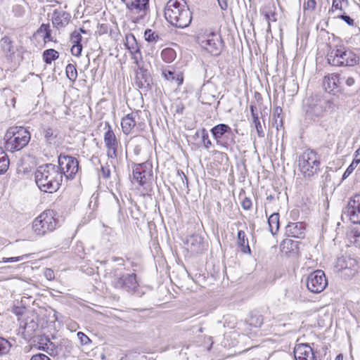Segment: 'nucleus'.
<instances>
[{"label":"nucleus","instance_id":"obj_46","mask_svg":"<svg viewBox=\"0 0 360 360\" xmlns=\"http://www.w3.org/2000/svg\"><path fill=\"white\" fill-rule=\"evenodd\" d=\"M316 6V1L315 0H307L303 6L304 10L314 11Z\"/></svg>","mask_w":360,"mask_h":360},{"label":"nucleus","instance_id":"obj_17","mask_svg":"<svg viewBox=\"0 0 360 360\" xmlns=\"http://www.w3.org/2000/svg\"><path fill=\"white\" fill-rule=\"evenodd\" d=\"M151 171L147 169V165L139 164L133 167V179L139 185H145L151 176Z\"/></svg>","mask_w":360,"mask_h":360},{"label":"nucleus","instance_id":"obj_54","mask_svg":"<svg viewBox=\"0 0 360 360\" xmlns=\"http://www.w3.org/2000/svg\"><path fill=\"white\" fill-rule=\"evenodd\" d=\"M241 206L244 210H248L252 207V201L250 198H245L241 202Z\"/></svg>","mask_w":360,"mask_h":360},{"label":"nucleus","instance_id":"obj_64","mask_svg":"<svg viewBox=\"0 0 360 360\" xmlns=\"http://www.w3.org/2000/svg\"><path fill=\"white\" fill-rule=\"evenodd\" d=\"M252 120H253V123L256 122H259L257 114H256V113L253 114V115H252Z\"/></svg>","mask_w":360,"mask_h":360},{"label":"nucleus","instance_id":"obj_19","mask_svg":"<svg viewBox=\"0 0 360 360\" xmlns=\"http://www.w3.org/2000/svg\"><path fill=\"white\" fill-rule=\"evenodd\" d=\"M187 249L194 254L202 252L206 248L203 238L200 235H192L186 240Z\"/></svg>","mask_w":360,"mask_h":360},{"label":"nucleus","instance_id":"obj_13","mask_svg":"<svg viewBox=\"0 0 360 360\" xmlns=\"http://www.w3.org/2000/svg\"><path fill=\"white\" fill-rule=\"evenodd\" d=\"M105 128H107V131L105 132L103 139L105 146L107 148V155L108 158L113 159L117 157L118 141L110 124L108 122H105Z\"/></svg>","mask_w":360,"mask_h":360},{"label":"nucleus","instance_id":"obj_21","mask_svg":"<svg viewBox=\"0 0 360 360\" xmlns=\"http://www.w3.org/2000/svg\"><path fill=\"white\" fill-rule=\"evenodd\" d=\"M139 119V115L138 112H132L124 117L121 122L123 133L127 135L132 133Z\"/></svg>","mask_w":360,"mask_h":360},{"label":"nucleus","instance_id":"obj_60","mask_svg":"<svg viewBox=\"0 0 360 360\" xmlns=\"http://www.w3.org/2000/svg\"><path fill=\"white\" fill-rule=\"evenodd\" d=\"M217 1H218V4H219L220 8L222 10H226L227 8L228 4H227L226 0H217Z\"/></svg>","mask_w":360,"mask_h":360},{"label":"nucleus","instance_id":"obj_7","mask_svg":"<svg viewBox=\"0 0 360 360\" xmlns=\"http://www.w3.org/2000/svg\"><path fill=\"white\" fill-rule=\"evenodd\" d=\"M211 133L217 145L227 149L235 143V136L231 128L225 124H219L211 129Z\"/></svg>","mask_w":360,"mask_h":360},{"label":"nucleus","instance_id":"obj_44","mask_svg":"<svg viewBox=\"0 0 360 360\" xmlns=\"http://www.w3.org/2000/svg\"><path fill=\"white\" fill-rule=\"evenodd\" d=\"M29 257L28 255H23L22 256L19 257H4L2 259L3 262H20L23 260L24 259H26Z\"/></svg>","mask_w":360,"mask_h":360},{"label":"nucleus","instance_id":"obj_31","mask_svg":"<svg viewBox=\"0 0 360 360\" xmlns=\"http://www.w3.org/2000/svg\"><path fill=\"white\" fill-rule=\"evenodd\" d=\"M268 224L271 233L274 235L279 228V214L278 213L271 214L268 219Z\"/></svg>","mask_w":360,"mask_h":360},{"label":"nucleus","instance_id":"obj_5","mask_svg":"<svg viewBox=\"0 0 360 360\" xmlns=\"http://www.w3.org/2000/svg\"><path fill=\"white\" fill-rule=\"evenodd\" d=\"M298 167L305 178H311L319 170L320 160L318 154L310 149L304 150L298 158Z\"/></svg>","mask_w":360,"mask_h":360},{"label":"nucleus","instance_id":"obj_15","mask_svg":"<svg viewBox=\"0 0 360 360\" xmlns=\"http://www.w3.org/2000/svg\"><path fill=\"white\" fill-rule=\"evenodd\" d=\"M38 327L37 316L34 314L25 317L20 324V328L22 329V333L25 338H27L32 337Z\"/></svg>","mask_w":360,"mask_h":360},{"label":"nucleus","instance_id":"obj_11","mask_svg":"<svg viewBox=\"0 0 360 360\" xmlns=\"http://www.w3.org/2000/svg\"><path fill=\"white\" fill-rule=\"evenodd\" d=\"M112 285L117 289L125 290L128 292L135 291L138 287L135 274L115 276Z\"/></svg>","mask_w":360,"mask_h":360},{"label":"nucleus","instance_id":"obj_35","mask_svg":"<svg viewBox=\"0 0 360 360\" xmlns=\"http://www.w3.org/2000/svg\"><path fill=\"white\" fill-rule=\"evenodd\" d=\"M58 57V52L53 49H47L43 53V59L46 64H51L52 61L56 60Z\"/></svg>","mask_w":360,"mask_h":360},{"label":"nucleus","instance_id":"obj_59","mask_svg":"<svg viewBox=\"0 0 360 360\" xmlns=\"http://www.w3.org/2000/svg\"><path fill=\"white\" fill-rule=\"evenodd\" d=\"M294 245V242L290 240V239H285L283 240L282 245H281V247H282V249L283 250H284V249L285 248H287V249L288 250V245H290L291 246V248H292V245Z\"/></svg>","mask_w":360,"mask_h":360},{"label":"nucleus","instance_id":"obj_57","mask_svg":"<svg viewBox=\"0 0 360 360\" xmlns=\"http://www.w3.org/2000/svg\"><path fill=\"white\" fill-rule=\"evenodd\" d=\"M101 173L104 178H109L110 176V169L109 166H102L101 167Z\"/></svg>","mask_w":360,"mask_h":360},{"label":"nucleus","instance_id":"obj_16","mask_svg":"<svg viewBox=\"0 0 360 360\" xmlns=\"http://www.w3.org/2000/svg\"><path fill=\"white\" fill-rule=\"evenodd\" d=\"M70 14L63 10H55L51 16L53 26L60 30L66 27L70 21Z\"/></svg>","mask_w":360,"mask_h":360},{"label":"nucleus","instance_id":"obj_48","mask_svg":"<svg viewBox=\"0 0 360 360\" xmlns=\"http://www.w3.org/2000/svg\"><path fill=\"white\" fill-rule=\"evenodd\" d=\"M340 82H342L343 84H345L347 86H352L354 84L355 80L352 77L340 75Z\"/></svg>","mask_w":360,"mask_h":360},{"label":"nucleus","instance_id":"obj_56","mask_svg":"<svg viewBox=\"0 0 360 360\" xmlns=\"http://www.w3.org/2000/svg\"><path fill=\"white\" fill-rule=\"evenodd\" d=\"M254 319H255V317H253V316L251 317V319H250L251 325H254L255 326H260L262 324L263 319L261 316H258L257 317H256L255 322L254 321Z\"/></svg>","mask_w":360,"mask_h":360},{"label":"nucleus","instance_id":"obj_9","mask_svg":"<svg viewBox=\"0 0 360 360\" xmlns=\"http://www.w3.org/2000/svg\"><path fill=\"white\" fill-rule=\"evenodd\" d=\"M306 284L310 292L319 293L326 288L328 281L324 272L321 270H316L307 276Z\"/></svg>","mask_w":360,"mask_h":360},{"label":"nucleus","instance_id":"obj_12","mask_svg":"<svg viewBox=\"0 0 360 360\" xmlns=\"http://www.w3.org/2000/svg\"><path fill=\"white\" fill-rule=\"evenodd\" d=\"M201 46L213 56L220 54L222 49V41L220 36L213 32L207 35L205 39H200Z\"/></svg>","mask_w":360,"mask_h":360},{"label":"nucleus","instance_id":"obj_50","mask_svg":"<svg viewBox=\"0 0 360 360\" xmlns=\"http://www.w3.org/2000/svg\"><path fill=\"white\" fill-rule=\"evenodd\" d=\"M338 18L344 20L348 25L354 26V21L352 18H351L349 15H345V13H342L341 15H338Z\"/></svg>","mask_w":360,"mask_h":360},{"label":"nucleus","instance_id":"obj_52","mask_svg":"<svg viewBox=\"0 0 360 360\" xmlns=\"http://www.w3.org/2000/svg\"><path fill=\"white\" fill-rule=\"evenodd\" d=\"M255 124V127L256 128L257 134L259 137H264V131L263 130V127L262 126V124L259 122H256L253 123Z\"/></svg>","mask_w":360,"mask_h":360},{"label":"nucleus","instance_id":"obj_26","mask_svg":"<svg viewBox=\"0 0 360 360\" xmlns=\"http://www.w3.org/2000/svg\"><path fill=\"white\" fill-rule=\"evenodd\" d=\"M162 75L166 79L175 82L177 85H180L183 82L182 75L176 72L172 68L163 70Z\"/></svg>","mask_w":360,"mask_h":360},{"label":"nucleus","instance_id":"obj_23","mask_svg":"<svg viewBox=\"0 0 360 360\" xmlns=\"http://www.w3.org/2000/svg\"><path fill=\"white\" fill-rule=\"evenodd\" d=\"M304 231L305 225L302 222L289 223L285 227V234L289 237L302 238Z\"/></svg>","mask_w":360,"mask_h":360},{"label":"nucleus","instance_id":"obj_3","mask_svg":"<svg viewBox=\"0 0 360 360\" xmlns=\"http://www.w3.org/2000/svg\"><path fill=\"white\" fill-rule=\"evenodd\" d=\"M5 148L11 152L18 151L25 147L30 141V134L23 127H13L7 131Z\"/></svg>","mask_w":360,"mask_h":360},{"label":"nucleus","instance_id":"obj_24","mask_svg":"<svg viewBox=\"0 0 360 360\" xmlns=\"http://www.w3.org/2000/svg\"><path fill=\"white\" fill-rule=\"evenodd\" d=\"M43 134L48 145L56 146L60 143V137L57 129L51 127L44 128Z\"/></svg>","mask_w":360,"mask_h":360},{"label":"nucleus","instance_id":"obj_53","mask_svg":"<svg viewBox=\"0 0 360 360\" xmlns=\"http://www.w3.org/2000/svg\"><path fill=\"white\" fill-rule=\"evenodd\" d=\"M30 360H51L47 355L41 353L33 355Z\"/></svg>","mask_w":360,"mask_h":360},{"label":"nucleus","instance_id":"obj_18","mask_svg":"<svg viewBox=\"0 0 360 360\" xmlns=\"http://www.w3.org/2000/svg\"><path fill=\"white\" fill-rule=\"evenodd\" d=\"M295 360H314L313 349L308 344H297L294 348Z\"/></svg>","mask_w":360,"mask_h":360},{"label":"nucleus","instance_id":"obj_34","mask_svg":"<svg viewBox=\"0 0 360 360\" xmlns=\"http://www.w3.org/2000/svg\"><path fill=\"white\" fill-rule=\"evenodd\" d=\"M9 167V159L1 147H0V174L5 173Z\"/></svg>","mask_w":360,"mask_h":360},{"label":"nucleus","instance_id":"obj_30","mask_svg":"<svg viewBox=\"0 0 360 360\" xmlns=\"http://www.w3.org/2000/svg\"><path fill=\"white\" fill-rule=\"evenodd\" d=\"M338 266L340 267L341 269H354V271H356L355 267L356 266V260L352 258H339L338 260Z\"/></svg>","mask_w":360,"mask_h":360},{"label":"nucleus","instance_id":"obj_20","mask_svg":"<svg viewBox=\"0 0 360 360\" xmlns=\"http://www.w3.org/2000/svg\"><path fill=\"white\" fill-rule=\"evenodd\" d=\"M125 45L131 54V58L134 60V63L138 65L139 61L142 59V56L138 43L133 34L126 36Z\"/></svg>","mask_w":360,"mask_h":360},{"label":"nucleus","instance_id":"obj_14","mask_svg":"<svg viewBox=\"0 0 360 360\" xmlns=\"http://www.w3.org/2000/svg\"><path fill=\"white\" fill-rule=\"evenodd\" d=\"M345 213L353 224H360V195L350 198Z\"/></svg>","mask_w":360,"mask_h":360},{"label":"nucleus","instance_id":"obj_49","mask_svg":"<svg viewBox=\"0 0 360 360\" xmlns=\"http://www.w3.org/2000/svg\"><path fill=\"white\" fill-rule=\"evenodd\" d=\"M82 51V44H73L71 48L72 54L76 56H79Z\"/></svg>","mask_w":360,"mask_h":360},{"label":"nucleus","instance_id":"obj_33","mask_svg":"<svg viewBox=\"0 0 360 360\" xmlns=\"http://www.w3.org/2000/svg\"><path fill=\"white\" fill-rule=\"evenodd\" d=\"M349 5L348 0H333L332 6L329 9V13H333L335 11H340V12H345V8Z\"/></svg>","mask_w":360,"mask_h":360},{"label":"nucleus","instance_id":"obj_41","mask_svg":"<svg viewBox=\"0 0 360 360\" xmlns=\"http://www.w3.org/2000/svg\"><path fill=\"white\" fill-rule=\"evenodd\" d=\"M161 56L167 63L172 61L175 57V52L172 49H165L161 53Z\"/></svg>","mask_w":360,"mask_h":360},{"label":"nucleus","instance_id":"obj_25","mask_svg":"<svg viewBox=\"0 0 360 360\" xmlns=\"http://www.w3.org/2000/svg\"><path fill=\"white\" fill-rule=\"evenodd\" d=\"M214 90L208 87H203L201 90L199 98L202 103L205 105H212L216 100L213 94Z\"/></svg>","mask_w":360,"mask_h":360},{"label":"nucleus","instance_id":"obj_51","mask_svg":"<svg viewBox=\"0 0 360 360\" xmlns=\"http://www.w3.org/2000/svg\"><path fill=\"white\" fill-rule=\"evenodd\" d=\"M144 37L146 40L148 41H155L157 35H155L154 32H153L151 30H147L145 31Z\"/></svg>","mask_w":360,"mask_h":360},{"label":"nucleus","instance_id":"obj_29","mask_svg":"<svg viewBox=\"0 0 360 360\" xmlns=\"http://www.w3.org/2000/svg\"><path fill=\"white\" fill-rule=\"evenodd\" d=\"M238 245L243 253L250 254L251 252L248 240L246 238L245 233L243 231H239L238 232Z\"/></svg>","mask_w":360,"mask_h":360},{"label":"nucleus","instance_id":"obj_36","mask_svg":"<svg viewBox=\"0 0 360 360\" xmlns=\"http://www.w3.org/2000/svg\"><path fill=\"white\" fill-rule=\"evenodd\" d=\"M37 33L44 34V35L42 37H43L44 41H51L53 40V39L51 36V30L50 29V25L49 23H47V24L43 23L42 25H41V26L39 27V28L37 30Z\"/></svg>","mask_w":360,"mask_h":360},{"label":"nucleus","instance_id":"obj_58","mask_svg":"<svg viewBox=\"0 0 360 360\" xmlns=\"http://www.w3.org/2000/svg\"><path fill=\"white\" fill-rule=\"evenodd\" d=\"M265 19L267 20L269 26L270 25V21L275 22L276 20V15L274 13H266L264 14Z\"/></svg>","mask_w":360,"mask_h":360},{"label":"nucleus","instance_id":"obj_6","mask_svg":"<svg viewBox=\"0 0 360 360\" xmlns=\"http://www.w3.org/2000/svg\"><path fill=\"white\" fill-rule=\"evenodd\" d=\"M55 216V212L52 210H46L41 212L32 222L34 233L37 236H43L55 230L57 226Z\"/></svg>","mask_w":360,"mask_h":360},{"label":"nucleus","instance_id":"obj_10","mask_svg":"<svg viewBox=\"0 0 360 360\" xmlns=\"http://www.w3.org/2000/svg\"><path fill=\"white\" fill-rule=\"evenodd\" d=\"M136 20L143 19L149 13V0H122Z\"/></svg>","mask_w":360,"mask_h":360},{"label":"nucleus","instance_id":"obj_43","mask_svg":"<svg viewBox=\"0 0 360 360\" xmlns=\"http://www.w3.org/2000/svg\"><path fill=\"white\" fill-rule=\"evenodd\" d=\"M358 165L359 162L353 160L350 165L347 168L346 171L343 174L342 179H347L353 172V171L355 169Z\"/></svg>","mask_w":360,"mask_h":360},{"label":"nucleus","instance_id":"obj_27","mask_svg":"<svg viewBox=\"0 0 360 360\" xmlns=\"http://www.w3.org/2000/svg\"><path fill=\"white\" fill-rule=\"evenodd\" d=\"M340 82V75L332 74L323 79V86L328 92L335 91V82Z\"/></svg>","mask_w":360,"mask_h":360},{"label":"nucleus","instance_id":"obj_62","mask_svg":"<svg viewBox=\"0 0 360 360\" xmlns=\"http://www.w3.org/2000/svg\"><path fill=\"white\" fill-rule=\"evenodd\" d=\"M112 261L117 262L119 265H124V259L122 257H113Z\"/></svg>","mask_w":360,"mask_h":360},{"label":"nucleus","instance_id":"obj_63","mask_svg":"<svg viewBox=\"0 0 360 360\" xmlns=\"http://www.w3.org/2000/svg\"><path fill=\"white\" fill-rule=\"evenodd\" d=\"M342 85H343V82H335V90L338 91V88L342 87Z\"/></svg>","mask_w":360,"mask_h":360},{"label":"nucleus","instance_id":"obj_8","mask_svg":"<svg viewBox=\"0 0 360 360\" xmlns=\"http://www.w3.org/2000/svg\"><path fill=\"white\" fill-rule=\"evenodd\" d=\"M57 167L62 176L64 175L68 179H72L78 172L79 162L74 157L61 154L58 156Z\"/></svg>","mask_w":360,"mask_h":360},{"label":"nucleus","instance_id":"obj_39","mask_svg":"<svg viewBox=\"0 0 360 360\" xmlns=\"http://www.w3.org/2000/svg\"><path fill=\"white\" fill-rule=\"evenodd\" d=\"M38 349L47 352L50 355L54 353V345L49 339H46L45 343L40 342Z\"/></svg>","mask_w":360,"mask_h":360},{"label":"nucleus","instance_id":"obj_61","mask_svg":"<svg viewBox=\"0 0 360 360\" xmlns=\"http://www.w3.org/2000/svg\"><path fill=\"white\" fill-rule=\"evenodd\" d=\"M354 160L359 163L360 162V147L356 150Z\"/></svg>","mask_w":360,"mask_h":360},{"label":"nucleus","instance_id":"obj_45","mask_svg":"<svg viewBox=\"0 0 360 360\" xmlns=\"http://www.w3.org/2000/svg\"><path fill=\"white\" fill-rule=\"evenodd\" d=\"M70 40L72 44H81L82 36L79 32L75 30L70 36Z\"/></svg>","mask_w":360,"mask_h":360},{"label":"nucleus","instance_id":"obj_55","mask_svg":"<svg viewBox=\"0 0 360 360\" xmlns=\"http://www.w3.org/2000/svg\"><path fill=\"white\" fill-rule=\"evenodd\" d=\"M44 276L49 280L52 281L55 278V274L52 269H46L44 271Z\"/></svg>","mask_w":360,"mask_h":360},{"label":"nucleus","instance_id":"obj_40","mask_svg":"<svg viewBox=\"0 0 360 360\" xmlns=\"http://www.w3.org/2000/svg\"><path fill=\"white\" fill-rule=\"evenodd\" d=\"M11 347V345L7 340L0 338V356L7 354L9 352Z\"/></svg>","mask_w":360,"mask_h":360},{"label":"nucleus","instance_id":"obj_4","mask_svg":"<svg viewBox=\"0 0 360 360\" xmlns=\"http://www.w3.org/2000/svg\"><path fill=\"white\" fill-rule=\"evenodd\" d=\"M327 57L328 63L335 66H354L359 61L356 53L342 46L331 49Z\"/></svg>","mask_w":360,"mask_h":360},{"label":"nucleus","instance_id":"obj_37","mask_svg":"<svg viewBox=\"0 0 360 360\" xmlns=\"http://www.w3.org/2000/svg\"><path fill=\"white\" fill-rule=\"evenodd\" d=\"M282 112V108L280 107H276L274 109V116H273V120H272V125L273 127H276L277 130L279 129L280 127H282L283 126V120L281 117Z\"/></svg>","mask_w":360,"mask_h":360},{"label":"nucleus","instance_id":"obj_1","mask_svg":"<svg viewBox=\"0 0 360 360\" xmlns=\"http://www.w3.org/2000/svg\"><path fill=\"white\" fill-rule=\"evenodd\" d=\"M164 14L167 21L177 28L188 27L192 20V13L184 0H169Z\"/></svg>","mask_w":360,"mask_h":360},{"label":"nucleus","instance_id":"obj_22","mask_svg":"<svg viewBox=\"0 0 360 360\" xmlns=\"http://www.w3.org/2000/svg\"><path fill=\"white\" fill-rule=\"evenodd\" d=\"M152 82L150 73L147 70L139 67L135 77V82L140 89H148Z\"/></svg>","mask_w":360,"mask_h":360},{"label":"nucleus","instance_id":"obj_2","mask_svg":"<svg viewBox=\"0 0 360 360\" xmlns=\"http://www.w3.org/2000/svg\"><path fill=\"white\" fill-rule=\"evenodd\" d=\"M34 178L39 188L46 193L58 191L63 181L58 167L52 164L39 166L34 173Z\"/></svg>","mask_w":360,"mask_h":360},{"label":"nucleus","instance_id":"obj_47","mask_svg":"<svg viewBox=\"0 0 360 360\" xmlns=\"http://www.w3.org/2000/svg\"><path fill=\"white\" fill-rule=\"evenodd\" d=\"M77 335L79 340H80V343L82 345H86L91 342V340L89 339V338L84 333L78 332Z\"/></svg>","mask_w":360,"mask_h":360},{"label":"nucleus","instance_id":"obj_32","mask_svg":"<svg viewBox=\"0 0 360 360\" xmlns=\"http://www.w3.org/2000/svg\"><path fill=\"white\" fill-rule=\"evenodd\" d=\"M1 41L4 52L6 54V56L8 58L12 59L13 55L15 52L11 44V39L8 37H4Z\"/></svg>","mask_w":360,"mask_h":360},{"label":"nucleus","instance_id":"obj_42","mask_svg":"<svg viewBox=\"0 0 360 360\" xmlns=\"http://www.w3.org/2000/svg\"><path fill=\"white\" fill-rule=\"evenodd\" d=\"M201 134L203 146L206 149H209L210 147L212 146V142L209 139L207 131L205 129H202Z\"/></svg>","mask_w":360,"mask_h":360},{"label":"nucleus","instance_id":"obj_28","mask_svg":"<svg viewBox=\"0 0 360 360\" xmlns=\"http://www.w3.org/2000/svg\"><path fill=\"white\" fill-rule=\"evenodd\" d=\"M321 103L322 102L320 101L319 103H316L312 106H309V109L307 110V115L314 120L321 117L324 112V109Z\"/></svg>","mask_w":360,"mask_h":360},{"label":"nucleus","instance_id":"obj_38","mask_svg":"<svg viewBox=\"0 0 360 360\" xmlns=\"http://www.w3.org/2000/svg\"><path fill=\"white\" fill-rule=\"evenodd\" d=\"M65 72H66L67 77L70 80L75 82L77 79V69H76V67L75 65L71 64V63L68 64L66 66Z\"/></svg>","mask_w":360,"mask_h":360}]
</instances>
